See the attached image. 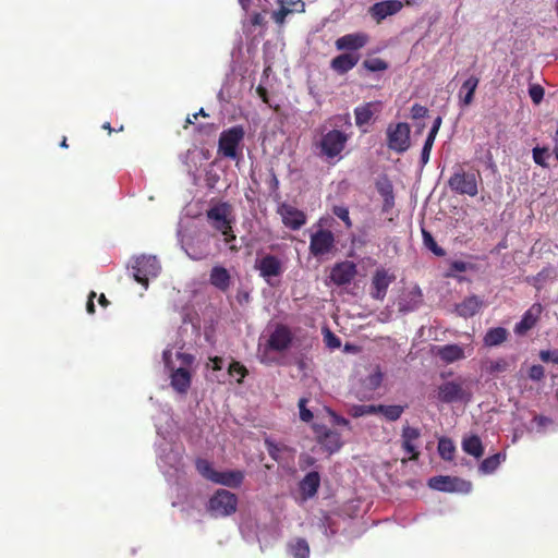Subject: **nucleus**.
I'll list each match as a JSON object with an SVG mask.
<instances>
[{"mask_svg": "<svg viewBox=\"0 0 558 558\" xmlns=\"http://www.w3.org/2000/svg\"><path fill=\"white\" fill-rule=\"evenodd\" d=\"M332 130L322 135L319 147L327 158L338 157L344 149L352 134V122L349 113L337 114L329 119Z\"/></svg>", "mask_w": 558, "mask_h": 558, "instance_id": "f257e3e1", "label": "nucleus"}, {"mask_svg": "<svg viewBox=\"0 0 558 558\" xmlns=\"http://www.w3.org/2000/svg\"><path fill=\"white\" fill-rule=\"evenodd\" d=\"M162 360L169 373L171 388L180 395H186L192 383L191 367L195 356L190 353L177 352L175 361H173L171 349H166L162 353Z\"/></svg>", "mask_w": 558, "mask_h": 558, "instance_id": "f03ea898", "label": "nucleus"}, {"mask_svg": "<svg viewBox=\"0 0 558 558\" xmlns=\"http://www.w3.org/2000/svg\"><path fill=\"white\" fill-rule=\"evenodd\" d=\"M437 399L444 403L464 402L472 399L471 385L461 377L454 380L444 381L437 388Z\"/></svg>", "mask_w": 558, "mask_h": 558, "instance_id": "7ed1b4c3", "label": "nucleus"}, {"mask_svg": "<svg viewBox=\"0 0 558 558\" xmlns=\"http://www.w3.org/2000/svg\"><path fill=\"white\" fill-rule=\"evenodd\" d=\"M244 135L245 132L241 125L222 131L218 142V154L226 158L238 160L242 155Z\"/></svg>", "mask_w": 558, "mask_h": 558, "instance_id": "20e7f679", "label": "nucleus"}, {"mask_svg": "<svg viewBox=\"0 0 558 558\" xmlns=\"http://www.w3.org/2000/svg\"><path fill=\"white\" fill-rule=\"evenodd\" d=\"M196 469L198 473L208 481L221 484L229 487H238L244 480L242 471H215L207 460L199 459L196 461Z\"/></svg>", "mask_w": 558, "mask_h": 558, "instance_id": "39448f33", "label": "nucleus"}, {"mask_svg": "<svg viewBox=\"0 0 558 558\" xmlns=\"http://www.w3.org/2000/svg\"><path fill=\"white\" fill-rule=\"evenodd\" d=\"M254 267L268 284L274 286L283 275L286 263L282 257L267 253L257 256Z\"/></svg>", "mask_w": 558, "mask_h": 558, "instance_id": "423d86ee", "label": "nucleus"}, {"mask_svg": "<svg viewBox=\"0 0 558 558\" xmlns=\"http://www.w3.org/2000/svg\"><path fill=\"white\" fill-rule=\"evenodd\" d=\"M207 219L213 228L225 235L226 243L229 244L235 240V235L232 232L231 207L228 204L221 203L211 207L207 211Z\"/></svg>", "mask_w": 558, "mask_h": 558, "instance_id": "0eeeda50", "label": "nucleus"}, {"mask_svg": "<svg viewBox=\"0 0 558 558\" xmlns=\"http://www.w3.org/2000/svg\"><path fill=\"white\" fill-rule=\"evenodd\" d=\"M160 264L154 255H142L133 259L131 265V271L133 278L144 286L145 289L148 287V280L156 278L160 272Z\"/></svg>", "mask_w": 558, "mask_h": 558, "instance_id": "6e6552de", "label": "nucleus"}, {"mask_svg": "<svg viewBox=\"0 0 558 558\" xmlns=\"http://www.w3.org/2000/svg\"><path fill=\"white\" fill-rule=\"evenodd\" d=\"M238 497L227 490L218 489L208 500L207 510L215 517H228L236 511Z\"/></svg>", "mask_w": 558, "mask_h": 558, "instance_id": "1a4fd4ad", "label": "nucleus"}, {"mask_svg": "<svg viewBox=\"0 0 558 558\" xmlns=\"http://www.w3.org/2000/svg\"><path fill=\"white\" fill-rule=\"evenodd\" d=\"M165 441L158 445V460L159 466L162 472L168 475H172L173 472H178L182 466V450L179 446H174L171 442Z\"/></svg>", "mask_w": 558, "mask_h": 558, "instance_id": "9d476101", "label": "nucleus"}, {"mask_svg": "<svg viewBox=\"0 0 558 558\" xmlns=\"http://www.w3.org/2000/svg\"><path fill=\"white\" fill-rule=\"evenodd\" d=\"M448 186L452 192L461 195L475 196L478 193L475 173L465 172L461 167L454 169L448 180Z\"/></svg>", "mask_w": 558, "mask_h": 558, "instance_id": "9b49d317", "label": "nucleus"}, {"mask_svg": "<svg viewBox=\"0 0 558 558\" xmlns=\"http://www.w3.org/2000/svg\"><path fill=\"white\" fill-rule=\"evenodd\" d=\"M432 352L442 363L452 364L471 356L474 352V347L471 343H448L442 345H435Z\"/></svg>", "mask_w": 558, "mask_h": 558, "instance_id": "f8f14e48", "label": "nucleus"}, {"mask_svg": "<svg viewBox=\"0 0 558 558\" xmlns=\"http://www.w3.org/2000/svg\"><path fill=\"white\" fill-rule=\"evenodd\" d=\"M387 145L396 153H404L410 147V126L408 123L399 122L389 124L386 131Z\"/></svg>", "mask_w": 558, "mask_h": 558, "instance_id": "ddd939ff", "label": "nucleus"}, {"mask_svg": "<svg viewBox=\"0 0 558 558\" xmlns=\"http://www.w3.org/2000/svg\"><path fill=\"white\" fill-rule=\"evenodd\" d=\"M428 486L435 490L449 493L468 494L472 489V484L469 481L442 475L429 478Z\"/></svg>", "mask_w": 558, "mask_h": 558, "instance_id": "4468645a", "label": "nucleus"}, {"mask_svg": "<svg viewBox=\"0 0 558 558\" xmlns=\"http://www.w3.org/2000/svg\"><path fill=\"white\" fill-rule=\"evenodd\" d=\"M335 246L333 233L329 230L319 229L312 233L310 242V251L315 257L326 255L331 252Z\"/></svg>", "mask_w": 558, "mask_h": 558, "instance_id": "2eb2a0df", "label": "nucleus"}, {"mask_svg": "<svg viewBox=\"0 0 558 558\" xmlns=\"http://www.w3.org/2000/svg\"><path fill=\"white\" fill-rule=\"evenodd\" d=\"M402 8L403 3L400 0H384L371 5L368 8V14L379 24L387 17L398 14Z\"/></svg>", "mask_w": 558, "mask_h": 558, "instance_id": "dca6fc26", "label": "nucleus"}, {"mask_svg": "<svg viewBox=\"0 0 558 558\" xmlns=\"http://www.w3.org/2000/svg\"><path fill=\"white\" fill-rule=\"evenodd\" d=\"M396 276L387 269L377 268L372 278L371 295L375 300H384L389 286L395 281Z\"/></svg>", "mask_w": 558, "mask_h": 558, "instance_id": "f3484780", "label": "nucleus"}, {"mask_svg": "<svg viewBox=\"0 0 558 558\" xmlns=\"http://www.w3.org/2000/svg\"><path fill=\"white\" fill-rule=\"evenodd\" d=\"M180 242L187 256L194 260H201L209 254V245L206 238H197L194 240L192 238L185 239L181 236Z\"/></svg>", "mask_w": 558, "mask_h": 558, "instance_id": "a211bd4d", "label": "nucleus"}, {"mask_svg": "<svg viewBox=\"0 0 558 558\" xmlns=\"http://www.w3.org/2000/svg\"><path fill=\"white\" fill-rule=\"evenodd\" d=\"M356 275V265L353 262H341L333 266L330 272L331 281L337 286L350 283Z\"/></svg>", "mask_w": 558, "mask_h": 558, "instance_id": "6ab92c4d", "label": "nucleus"}, {"mask_svg": "<svg viewBox=\"0 0 558 558\" xmlns=\"http://www.w3.org/2000/svg\"><path fill=\"white\" fill-rule=\"evenodd\" d=\"M278 214L281 216L283 225L292 230L300 229L306 222L305 215L289 204H281L278 207Z\"/></svg>", "mask_w": 558, "mask_h": 558, "instance_id": "aec40b11", "label": "nucleus"}, {"mask_svg": "<svg viewBox=\"0 0 558 558\" xmlns=\"http://www.w3.org/2000/svg\"><path fill=\"white\" fill-rule=\"evenodd\" d=\"M318 442L329 452L338 451L341 446V436L339 433L328 429L325 426H314Z\"/></svg>", "mask_w": 558, "mask_h": 558, "instance_id": "412c9836", "label": "nucleus"}, {"mask_svg": "<svg viewBox=\"0 0 558 558\" xmlns=\"http://www.w3.org/2000/svg\"><path fill=\"white\" fill-rule=\"evenodd\" d=\"M369 37L367 34L357 32L339 37L336 40L335 46L338 50L352 51L363 48L364 46H366Z\"/></svg>", "mask_w": 558, "mask_h": 558, "instance_id": "4be33fe9", "label": "nucleus"}, {"mask_svg": "<svg viewBox=\"0 0 558 558\" xmlns=\"http://www.w3.org/2000/svg\"><path fill=\"white\" fill-rule=\"evenodd\" d=\"M542 313V305L538 303L533 304L522 316L521 320L514 326V332L518 336L525 335L532 329L539 318Z\"/></svg>", "mask_w": 558, "mask_h": 558, "instance_id": "5701e85b", "label": "nucleus"}, {"mask_svg": "<svg viewBox=\"0 0 558 558\" xmlns=\"http://www.w3.org/2000/svg\"><path fill=\"white\" fill-rule=\"evenodd\" d=\"M514 364L512 357L487 359L482 363V371L488 375L497 376L511 371Z\"/></svg>", "mask_w": 558, "mask_h": 558, "instance_id": "b1692460", "label": "nucleus"}, {"mask_svg": "<svg viewBox=\"0 0 558 558\" xmlns=\"http://www.w3.org/2000/svg\"><path fill=\"white\" fill-rule=\"evenodd\" d=\"M292 340L290 330L284 326H277L276 329L269 336L267 345L269 349L275 351L286 350Z\"/></svg>", "mask_w": 558, "mask_h": 558, "instance_id": "393cba45", "label": "nucleus"}, {"mask_svg": "<svg viewBox=\"0 0 558 558\" xmlns=\"http://www.w3.org/2000/svg\"><path fill=\"white\" fill-rule=\"evenodd\" d=\"M383 105L380 101H371L354 109L355 123L359 128L368 124L373 117L380 112Z\"/></svg>", "mask_w": 558, "mask_h": 558, "instance_id": "a878e982", "label": "nucleus"}, {"mask_svg": "<svg viewBox=\"0 0 558 558\" xmlns=\"http://www.w3.org/2000/svg\"><path fill=\"white\" fill-rule=\"evenodd\" d=\"M420 435V430L415 427L405 426L402 430V448L410 454L411 460H415L418 456L415 441L418 439Z\"/></svg>", "mask_w": 558, "mask_h": 558, "instance_id": "bb28decb", "label": "nucleus"}, {"mask_svg": "<svg viewBox=\"0 0 558 558\" xmlns=\"http://www.w3.org/2000/svg\"><path fill=\"white\" fill-rule=\"evenodd\" d=\"M478 83L480 80L476 76H470L463 82L458 93L460 107H468L472 104Z\"/></svg>", "mask_w": 558, "mask_h": 558, "instance_id": "cd10ccee", "label": "nucleus"}, {"mask_svg": "<svg viewBox=\"0 0 558 558\" xmlns=\"http://www.w3.org/2000/svg\"><path fill=\"white\" fill-rule=\"evenodd\" d=\"M422 302V291L418 287H414L399 301V311L403 313L413 312L420 307Z\"/></svg>", "mask_w": 558, "mask_h": 558, "instance_id": "c85d7f7f", "label": "nucleus"}, {"mask_svg": "<svg viewBox=\"0 0 558 558\" xmlns=\"http://www.w3.org/2000/svg\"><path fill=\"white\" fill-rule=\"evenodd\" d=\"M209 282L216 289L225 292L231 284V276L227 268L222 266H215L210 270Z\"/></svg>", "mask_w": 558, "mask_h": 558, "instance_id": "c756f323", "label": "nucleus"}, {"mask_svg": "<svg viewBox=\"0 0 558 558\" xmlns=\"http://www.w3.org/2000/svg\"><path fill=\"white\" fill-rule=\"evenodd\" d=\"M305 4L301 0L290 2L280 1V8L272 13V17L277 24L282 25L288 14L303 12Z\"/></svg>", "mask_w": 558, "mask_h": 558, "instance_id": "7c9ffc66", "label": "nucleus"}, {"mask_svg": "<svg viewBox=\"0 0 558 558\" xmlns=\"http://www.w3.org/2000/svg\"><path fill=\"white\" fill-rule=\"evenodd\" d=\"M359 62V57L352 53H342L331 61V69L339 74H344L353 69Z\"/></svg>", "mask_w": 558, "mask_h": 558, "instance_id": "2f4dec72", "label": "nucleus"}, {"mask_svg": "<svg viewBox=\"0 0 558 558\" xmlns=\"http://www.w3.org/2000/svg\"><path fill=\"white\" fill-rule=\"evenodd\" d=\"M461 446L465 453L476 459L481 458L484 453L482 440L476 435L464 436Z\"/></svg>", "mask_w": 558, "mask_h": 558, "instance_id": "473e14b6", "label": "nucleus"}, {"mask_svg": "<svg viewBox=\"0 0 558 558\" xmlns=\"http://www.w3.org/2000/svg\"><path fill=\"white\" fill-rule=\"evenodd\" d=\"M319 483V474L317 472H310L301 481L300 488L306 497H313L318 490Z\"/></svg>", "mask_w": 558, "mask_h": 558, "instance_id": "72a5a7b5", "label": "nucleus"}, {"mask_svg": "<svg viewBox=\"0 0 558 558\" xmlns=\"http://www.w3.org/2000/svg\"><path fill=\"white\" fill-rule=\"evenodd\" d=\"M508 338V331L504 327L490 328L484 336V344L486 347H497L505 342Z\"/></svg>", "mask_w": 558, "mask_h": 558, "instance_id": "f704fd0d", "label": "nucleus"}, {"mask_svg": "<svg viewBox=\"0 0 558 558\" xmlns=\"http://www.w3.org/2000/svg\"><path fill=\"white\" fill-rule=\"evenodd\" d=\"M288 553L293 558H308V543L304 538H294L288 543Z\"/></svg>", "mask_w": 558, "mask_h": 558, "instance_id": "c9c22d12", "label": "nucleus"}, {"mask_svg": "<svg viewBox=\"0 0 558 558\" xmlns=\"http://www.w3.org/2000/svg\"><path fill=\"white\" fill-rule=\"evenodd\" d=\"M506 460V453L498 452L496 454H493L482 461V463L478 466V471L482 474H490L495 472L498 466Z\"/></svg>", "mask_w": 558, "mask_h": 558, "instance_id": "e433bc0d", "label": "nucleus"}, {"mask_svg": "<svg viewBox=\"0 0 558 558\" xmlns=\"http://www.w3.org/2000/svg\"><path fill=\"white\" fill-rule=\"evenodd\" d=\"M482 301L477 296L465 299L459 306L458 312L461 316H473L481 308Z\"/></svg>", "mask_w": 558, "mask_h": 558, "instance_id": "4c0bfd02", "label": "nucleus"}, {"mask_svg": "<svg viewBox=\"0 0 558 558\" xmlns=\"http://www.w3.org/2000/svg\"><path fill=\"white\" fill-rule=\"evenodd\" d=\"M377 409H378V413L383 414L386 420L391 421V422L397 421L404 411V407L397 405V404H393V405L379 404Z\"/></svg>", "mask_w": 558, "mask_h": 558, "instance_id": "58836bf2", "label": "nucleus"}, {"mask_svg": "<svg viewBox=\"0 0 558 558\" xmlns=\"http://www.w3.org/2000/svg\"><path fill=\"white\" fill-rule=\"evenodd\" d=\"M456 446L450 438L441 437L438 441V453L445 460H452Z\"/></svg>", "mask_w": 558, "mask_h": 558, "instance_id": "ea45409f", "label": "nucleus"}, {"mask_svg": "<svg viewBox=\"0 0 558 558\" xmlns=\"http://www.w3.org/2000/svg\"><path fill=\"white\" fill-rule=\"evenodd\" d=\"M533 160L536 165L547 168L548 167V160L551 157V154L547 147H535L533 148Z\"/></svg>", "mask_w": 558, "mask_h": 558, "instance_id": "a19ab883", "label": "nucleus"}, {"mask_svg": "<svg viewBox=\"0 0 558 558\" xmlns=\"http://www.w3.org/2000/svg\"><path fill=\"white\" fill-rule=\"evenodd\" d=\"M422 236H423V243L424 245L430 250L435 255L437 256H444L445 255V251L438 246V244L436 243L435 239L433 238V235L426 231V230H422Z\"/></svg>", "mask_w": 558, "mask_h": 558, "instance_id": "79ce46f5", "label": "nucleus"}, {"mask_svg": "<svg viewBox=\"0 0 558 558\" xmlns=\"http://www.w3.org/2000/svg\"><path fill=\"white\" fill-rule=\"evenodd\" d=\"M363 66L369 72H381L387 70L388 64L380 58H372L365 60Z\"/></svg>", "mask_w": 558, "mask_h": 558, "instance_id": "37998d69", "label": "nucleus"}, {"mask_svg": "<svg viewBox=\"0 0 558 558\" xmlns=\"http://www.w3.org/2000/svg\"><path fill=\"white\" fill-rule=\"evenodd\" d=\"M246 373H247L246 368L239 362H232L228 366V376L236 377L238 383H241L243 380Z\"/></svg>", "mask_w": 558, "mask_h": 558, "instance_id": "c03bdc74", "label": "nucleus"}, {"mask_svg": "<svg viewBox=\"0 0 558 558\" xmlns=\"http://www.w3.org/2000/svg\"><path fill=\"white\" fill-rule=\"evenodd\" d=\"M378 405H373V404H362V405H356L352 409V415L353 416H364V415H369V414H376L378 413Z\"/></svg>", "mask_w": 558, "mask_h": 558, "instance_id": "a18cd8bd", "label": "nucleus"}, {"mask_svg": "<svg viewBox=\"0 0 558 558\" xmlns=\"http://www.w3.org/2000/svg\"><path fill=\"white\" fill-rule=\"evenodd\" d=\"M434 142H435V138H433L432 136H427L425 140V143H424V146H423L422 153H421V162L423 166H425L429 160V156H430V151H432Z\"/></svg>", "mask_w": 558, "mask_h": 558, "instance_id": "49530a36", "label": "nucleus"}, {"mask_svg": "<svg viewBox=\"0 0 558 558\" xmlns=\"http://www.w3.org/2000/svg\"><path fill=\"white\" fill-rule=\"evenodd\" d=\"M529 95L535 105H538L544 98V88L538 84L529 87Z\"/></svg>", "mask_w": 558, "mask_h": 558, "instance_id": "de8ad7c7", "label": "nucleus"}, {"mask_svg": "<svg viewBox=\"0 0 558 558\" xmlns=\"http://www.w3.org/2000/svg\"><path fill=\"white\" fill-rule=\"evenodd\" d=\"M333 214L339 219H341L345 223V226L348 228H350L352 226L351 219H350V216H349V210H348L347 207H344V206H335L333 207Z\"/></svg>", "mask_w": 558, "mask_h": 558, "instance_id": "09e8293b", "label": "nucleus"}, {"mask_svg": "<svg viewBox=\"0 0 558 558\" xmlns=\"http://www.w3.org/2000/svg\"><path fill=\"white\" fill-rule=\"evenodd\" d=\"M307 400L305 398L300 399L299 401V410H300V418L303 422H310L313 418V413L306 408Z\"/></svg>", "mask_w": 558, "mask_h": 558, "instance_id": "8fccbe9b", "label": "nucleus"}, {"mask_svg": "<svg viewBox=\"0 0 558 558\" xmlns=\"http://www.w3.org/2000/svg\"><path fill=\"white\" fill-rule=\"evenodd\" d=\"M545 376V369L542 365H533L529 369V377L533 381H539Z\"/></svg>", "mask_w": 558, "mask_h": 558, "instance_id": "3c124183", "label": "nucleus"}, {"mask_svg": "<svg viewBox=\"0 0 558 558\" xmlns=\"http://www.w3.org/2000/svg\"><path fill=\"white\" fill-rule=\"evenodd\" d=\"M367 385L372 388V389H376L377 387L380 386L381 381H383V374L379 369H376L374 373H372L367 379Z\"/></svg>", "mask_w": 558, "mask_h": 558, "instance_id": "603ef678", "label": "nucleus"}, {"mask_svg": "<svg viewBox=\"0 0 558 558\" xmlns=\"http://www.w3.org/2000/svg\"><path fill=\"white\" fill-rule=\"evenodd\" d=\"M533 425H535L537 432H543L548 425L551 424V420L546 416H534Z\"/></svg>", "mask_w": 558, "mask_h": 558, "instance_id": "864d4df0", "label": "nucleus"}, {"mask_svg": "<svg viewBox=\"0 0 558 558\" xmlns=\"http://www.w3.org/2000/svg\"><path fill=\"white\" fill-rule=\"evenodd\" d=\"M428 110L426 107L415 104L411 108V116L413 119H421L427 114Z\"/></svg>", "mask_w": 558, "mask_h": 558, "instance_id": "5fc2aeb1", "label": "nucleus"}, {"mask_svg": "<svg viewBox=\"0 0 558 558\" xmlns=\"http://www.w3.org/2000/svg\"><path fill=\"white\" fill-rule=\"evenodd\" d=\"M539 359L543 362H553L556 363V350H542L539 352Z\"/></svg>", "mask_w": 558, "mask_h": 558, "instance_id": "6e6d98bb", "label": "nucleus"}, {"mask_svg": "<svg viewBox=\"0 0 558 558\" xmlns=\"http://www.w3.org/2000/svg\"><path fill=\"white\" fill-rule=\"evenodd\" d=\"M223 359L215 356L209 359V363L207 364V367H211L213 371L218 372L221 371L223 367Z\"/></svg>", "mask_w": 558, "mask_h": 558, "instance_id": "4d7b16f0", "label": "nucleus"}, {"mask_svg": "<svg viewBox=\"0 0 558 558\" xmlns=\"http://www.w3.org/2000/svg\"><path fill=\"white\" fill-rule=\"evenodd\" d=\"M441 125V118L440 117H437L435 120H434V123H433V126L432 129L429 130V133L427 136H432L433 138H436V135L439 131V128Z\"/></svg>", "mask_w": 558, "mask_h": 558, "instance_id": "13d9d810", "label": "nucleus"}, {"mask_svg": "<svg viewBox=\"0 0 558 558\" xmlns=\"http://www.w3.org/2000/svg\"><path fill=\"white\" fill-rule=\"evenodd\" d=\"M327 345L329 348H339L340 347V340L333 336L330 331L327 333Z\"/></svg>", "mask_w": 558, "mask_h": 558, "instance_id": "bf43d9fd", "label": "nucleus"}, {"mask_svg": "<svg viewBox=\"0 0 558 558\" xmlns=\"http://www.w3.org/2000/svg\"><path fill=\"white\" fill-rule=\"evenodd\" d=\"M96 295L95 292H92L90 295H89V300L87 302V305H86V310L89 314H93L95 312V304L93 302V298Z\"/></svg>", "mask_w": 558, "mask_h": 558, "instance_id": "052dcab7", "label": "nucleus"}, {"mask_svg": "<svg viewBox=\"0 0 558 558\" xmlns=\"http://www.w3.org/2000/svg\"><path fill=\"white\" fill-rule=\"evenodd\" d=\"M236 299L240 303L247 302L248 301V293L247 292H239L236 295Z\"/></svg>", "mask_w": 558, "mask_h": 558, "instance_id": "680f3d73", "label": "nucleus"}, {"mask_svg": "<svg viewBox=\"0 0 558 558\" xmlns=\"http://www.w3.org/2000/svg\"><path fill=\"white\" fill-rule=\"evenodd\" d=\"M262 21H263V16H262V14H260V13H255V14H253V16H252V23H253L254 25H259V24L262 23Z\"/></svg>", "mask_w": 558, "mask_h": 558, "instance_id": "e2e57ef3", "label": "nucleus"}, {"mask_svg": "<svg viewBox=\"0 0 558 558\" xmlns=\"http://www.w3.org/2000/svg\"><path fill=\"white\" fill-rule=\"evenodd\" d=\"M257 94L259 95V97L265 101L267 102V93H266V89L263 88V87H258L257 88Z\"/></svg>", "mask_w": 558, "mask_h": 558, "instance_id": "0e129e2a", "label": "nucleus"}, {"mask_svg": "<svg viewBox=\"0 0 558 558\" xmlns=\"http://www.w3.org/2000/svg\"><path fill=\"white\" fill-rule=\"evenodd\" d=\"M453 268L458 271H464L465 270V265L464 263L462 262H457L453 264Z\"/></svg>", "mask_w": 558, "mask_h": 558, "instance_id": "69168bd1", "label": "nucleus"}, {"mask_svg": "<svg viewBox=\"0 0 558 558\" xmlns=\"http://www.w3.org/2000/svg\"><path fill=\"white\" fill-rule=\"evenodd\" d=\"M251 0H239V3L241 4L242 9L247 11L250 7Z\"/></svg>", "mask_w": 558, "mask_h": 558, "instance_id": "338daca9", "label": "nucleus"}, {"mask_svg": "<svg viewBox=\"0 0 558 558\" xmlns=\"http://www.w3.org/2000/svg\"><path fill=\"white\" fill-rule=\"evenodd\" d=\"M267 444H268V446H269V447H268L269 454H270L272 458L277 459L276 453H275V449H276V448H275L270 442H268V441H267Z\"/></svg>", "mask_w": 558, "mask_h": 558, "instance_id": "774afa93", "label": "nucleus"}]
</instances>
